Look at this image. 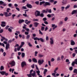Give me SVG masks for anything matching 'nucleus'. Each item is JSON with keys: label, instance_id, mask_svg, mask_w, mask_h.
Masks as SVG:
<instances>
[{"label": "nucleus", "instance_id": "nucleus-1", "mask_svg": "<svg viewBox=\"0 0 77 77\" xmlns=\"http://www.w3.org/2000/svg\"><path fill=\"white\" fill-rule=\"evenodd\" d=\"M50 42L51 45H53L54 44V40L53 39V37L50 38Z\"/></svg>", "mask_w": 77, "mask_h": 77}, {"label": "nucleus", "instance_id": "nucleus-2", "mask_svg": "<svg viewBox=\"0 0 77 77\" xmlns=\"http://www.w3.org/2000/svg\"><path fill=\"white\" fill-rule=\"evenodd\" d=\"M9 64L11 65V66H14L15 65V62L14 61H12Z\"/></svg>", "mask_w": 77, "mask_h": 77}, {"label": "nucleus", "instance_id": "nucleus-3", "mask_svg": "<svg viewBox=\"0 0 77 77\" xmlns=\"http://www.w3.org/2000/svg\"><path fill=\"white\" fill-rule=\"evenodd\" d=\"M26 6L28 8L31 9L32 8V5L31 4H29L28 3H27Z\"/></svg>", "mask_w": 77, "mask_h": 77}, {"label": "nucleus", "instance_id": "nucleus-4", "mask_svg": "<svg viewBox=\"0 0 77 77\" xmlns=\"http://www.w3.org/2000/svg\"><path fill=\"white\" fill-rule=\"evenodd\" d=\"M21 65L22 67H24L25 66H26V62L24 61H23L21 63Z\"/></svg>", "mask_w": 77, "mask_h": 77}, {"label": "nucleus", "instance_id": "nucleus-5", "mask_svg": "<svg viewBox=\"0 0 77 77\" xmlns=\"http://www.w3.org/2000/svg\"><path fill=\"white\" fill-rule=\"evenodd\" d=\"M44 63V60L42 59L41 60H39V65H41V64H42Z\"/></svg>", "mask_w": 77, "mask_h": 77}, {"label": "nucleus", "instance_id": "nucleus-6", "mask_svg": "<svg viewBox=\"0 0 77 77\" xmlns=\"http://www.w3.org/2000/svg\"><path fill=\"white\" fill-rule=\"evenodd\" d=\"M70 44L71 45H74L75 44V42L74 41V40H71L70 41Z\"/></svg>", "mask_w": 77, "mask_h": 77}, {"label": "nucleus", "instance_id": "nucleus-7", "mask_svg": "<svg viewBox=\"0 0 77 77\" xmlns=\"http://www.w3.org/2000/svg\"><path fill=\"white\" fill-rule=\"evenodd\" d=\"M25 23H26V24L29 25V24H30V23H31V21H28V20H25Z\"/></svg>", "mask_w": 77, "mask_h": 77}, {"label": "nucleus", "instance_id": "nucleus-8", "mask_svg": "<svg viewBox=\"0 0 77 77\" xmlns=\"http://www.w3.org/2000/svg\"><path fill=\"white\" fill-rule=\"evenodd\" d=\"M35 67L37 70H38V71H36V73H37L38 75H39V69H38V66H37V65L36 64L35 65Z\"/></svg>", "mask_w": 77, "mask_h": 77}, {"label": "nucleus", "instance_id": "nucleus-9", "mask_svg": "<svg viewBox=\"0 0 77 77\" xmlns=\"http://www.w3.org/2000/svg\"><path fill=\"white\" fill-rule=\"evenodd\" d=\"M10 45L9 43H8L6 45L5 48L6 50H8V48H10L9 47Z\"/></svg>", "mask_w": 77, "mask_h": 77}, {"label": "nucleus", "instance_id": "nucleus-10", "mask_svg": "<svg viewBox=\"0 0 77 77\" xmlns=\"http://www.w3.org/2000/svg\"><path fill=\"white\" fill-rule=\"evenodd\" d=\"M35 15L36 17H38V16H39V11H36V12H35Z\"/></svg>", "mask_w": 77, "mask_h": 77}, {"label": "nucleus", "instance_id": "nucleus-11", "mask_svg": "<svg viewBox=\"0 0 77 77\" xmlns=\"http://www.w3.org/2000/svg\"><path fill=\"white\" fill-rule=\"evenodd\" d=\"M39 15L41 17H44V14L43 13H41L40 14V12H39Z\"/></svg>", "mask_w": 77, "mask_h": 77}, {"label": "nucleus", "instance_id": "nucleus-12", "mask_svg": "<svg viewBox=\"0 0 77 77\" xmlns=\"http://www.w3.org/2000/svg\"><path fill=\"white\" fill-rule=\"evenodd\" d=\"M45 11H47V13L48 12V13H51L52 11H51V9H50L48 10V8H47L46 10Z\"/></svg>", "mask_w": 77, "mask_h": 77}, {"label": "nucleus", "instance_id": "nucleus-13", "mask_svg": "<svg viewBox=\"0 0 77 77\" xmlns=\"http://www.w3.org/2000/svg\"><path fill=\"white\" fill-rule=\"evenodd\" d=\"M23 22H24V20L23 19H20L19 21V24H21V23H23Z\"/></svg>", "mask_w": 77, "mask_h": 77}, {"label": "nucleus", "instance_id": "nucleus-14", "mask_svg": "<svg viewBox=\"0 0 77 77\" xmlns=\"http://www.w3.org/2000/svg\"><path fill=\"white\" fill-rule=\"evenodd\" d=\"M75 14H77V11L74 10L72 12V15H74Z\"/></svg>", "mask_w": 77, "mask_h": 77}, {"label": "nucleus", "instance_id": "nucleus-15", "mask_svg": "<svg viewBox=\"0 0 77 77\" xmlns=\"http://www.w3.org/2000/svg\"><path fill=\"white\" fill-rule=\"evenodd\" d=\"M4 14L6 17H8V12H5L4 13Z\"/></svg>", "mask_w": 77, "mask_h": 77}, {"label": "nucleus", "instance_id": "nucleus-16", "mask_svg": "<svg viewBox=\"0 0 77 77\" xmlns=\"http://www.w3.org/2000/svg\"><path fill=\"white\" fill-rule=\"evenodd\" d=\"M30 35H27L26 37V39H27V40H29L30 38Z\"/></svg>", "mask_w": 77, "mask_h": 77}, {"label": "nucleus", "instance_id": "nucleus-17", "mask_svg": "<svg viewBox=\"0 0 77 77\" xmlns=\"http://www.w3.org/2000/svg\"><path fill=\"white\" fill-rule=\"evenodd\" d=\"M32 60L33 62H34L35 63H37V60L35 58L32 59Z\"/></svg>", "mask_w": 77, "mask_h": 77}, {"label": "nucleus", "instance_id": "nucleus-18", "mask_svg": "<svg viewBox=\"0 0 77 77\" xmlns=\"http://www.w3.org/2000/svg\"><path fill=\"white\" fill-rule=\"evenodd\" d=\"M45 4V5H46V6H50V3L49 2H46Z\"/></svg>", "mask_w": 77, "mask_h": 77}, {"label": "nucleus", "instance_id": "nucleus-19", "mask_svg": "<svg viewBox=\"0 0 77 77\" xmlns=\"http://www.w3.org/2000/svg\"><path fill=\"white\" fill-rule=\"evenodd\" d=\"M32 39H34V40L36 41V40H37L38 41H39V38H38L37 37H35L34 38V37H32Z\"/></svg>", "mask_w": 77, "mask_h": 77}, {"label": "nucleus", "instance_id": "nucleus-20", "mask_svg": "<svg viewBox=\"0 0 77 77\" xmlns=\"http://www.w3.org/2000/svg\"><path fill=\"white\" fill-rule=\"evenodd\" d=\"M31 75L32 76V77H36V73H32V74H31Z\"/></svg>", "mask_w": 77, "mask_h": 77}, {"label": "nucleus", "instance_id": "nucleus-21", "mask_svg": "<svg viewBox=\"0 0 77 77\" xmlns=\"http://www.w3.org/2000/svg\"><path fill=\"white\" fill-rule=\"evenodd\" d=\"M21 56L22 57V58L24 57L25 56V53H22Z\"/></svg>", "mask_w": 77, "mask_h": 77}, {"label": "nucleus", "instance_id": "nucleus-22", "mask_svg": "<svg viewBox=\"0 0 77 77\" xmlns=\"http://www.w3.org/2000/svg\"><path fill=\"white\" fill-rule=\"evenodd\" d=\"M5 71H1V72H0V73H1V74H2V75H4V74H5Z\"/></svg>", "mask_w": 77, "mask_h": 77}, {"label": "nucleus", "instance_id": "nucleus-23", "mask_svg": "<svg viewBox=\"0 0 77 77\" xmlns=\"http://www.w3.org/2000/svg\"><path fill=\"white\" fill-rule=\"evenodd\" d=\"M58 69L59 68L58 67H56L54 71V72H56V71H57V70H58Z\"/></svg>", "mask_w": 77, "mask_h": 77}, {"label": "nucleus", "instance_id": "nucleus-24", "mask_svg": "<svg viewBox=\"0 0 77 77\" xmlns=\"http://www.w3.org/2000/svg\"><path fill=\"white\" fill-rule=\"evenodd\" d=\"M69 7H70V5H67L65 8L66 10L67 9L69 8Z\"/></svg>", "mask_w": 77, "mask_h": 77}, {"label": "nucleus", "instance_id": "nucleus-25", "mask_svg": "<svg viewBox=\"0 0 77 77\" xmlns=\"http://www.w3.org/2000/svg\"><path fill=\"white\" fill-rule=\"evenodd\" d=\"M48 71V70H47V69H45L44 70V72H43L44 74H46V72H47Z\"/></svg>", "mask_w": 77, "mask_h": 77}, {"label": "nucleus", "instance_id": "nucleus-26", "mask_svg": "<svg viewBox=\"0 0 77 77\" xmlns=\"http://www.w3.org/2000/svg\"><path fill=\"white\" fill-rule=\"evenodd\" d=\"M34 26L35 27H36L38 26V23L37 22H35L34 23Z\"/></svg>", "mask_w": 77, "mask_h": 77}, {"label": "nucleus", "instance_id": "nucleus-27", "mask_svg": "<svg viewBox=\"0 0 77 77\" xmlns=\"http://www.w3.org/2000/svg\"><path fill=\"white\" fill-rule=\"evenodd\" d=\"M39 40H40V41H41V42H44V40L42 38H40L39 39Z\"/></svg>", "mask_w": 77, "mask_h": 77}, {"label": "nucleus", "instance_id": "nucleus-28", "mask_svg": "<svg viewBox=\"0 0 77 77\" xmlns=\"http://www.w3.org/2000/svg\"><path fill=\"white\" fill-rule=\"evenodd\" d=\"M39 34L40 35H43V33H42V32H41V30H39Z\"/></svg>", "mask_w": 77, "mask_h": 77}, {"label": "nucleus", "instance_id": "nucleus-29", "mask_svg": "<svg viewBox=\"0 0 77 77\" xmlns=\"http://www.w3.org/2000/svg\"><path fill=\"white\" fill-rule=\"evenodd\" d=\"M4 69V67L3 66H1L0 67L1 71H2Z\"/></svg>", "mask_w": 77, "mask_h": 77}, {"label": "nucleus", "instance_id": "nucleus-30", "mask_svg": "<svg viewBox=\"0 0 77 77\" xmlns=\"http://www.w3.org/2000/svg\"><path fill=\"white\" fill-rule=\"evenodd\" d=\"M27 75L28 77H32V74L31 73H29V74H27Z\"/></svg>", "mask_w": 77, "mask_h": 77}, {"label": "nucleus", "instance_id": "nucleus-31", "mask_svg": "<svg viewBox=\"0 0 77 77\" xmlns=\"http://www.w3.org/2000/svg\"><path fill=\"white\" fill-rule=\"evenodd\" d=\"M44 29H45V27L43 26H42L41 28V30L42 31H43L44 30Z\"/></svg>", "mask_w": 77, "mask_h": 77}, {"label": "nucleus", "instance_id": "nucleus-32", "mask_svg": "<svg viewBox=\"0 0 77 77\" xmlns=\"http://www.w3.org/2000/svg\"><path fill=\"white\" fill-rule=\"evenodd\" d=\"M47 13V10H42V13Z\"/></svg>", "mask_w": 77, "mask_h": 77}, {"label": "nucleus", "instance_id": "nucleus-33", "mask_svg": "<svg viewBox=\"0 0 77 77\" xmlns=\"http://www.w3.org/2000/svg\"><path fill=\"white\" fill-rule=\"evenodd\" d=\"M44 56V55L42 54H40L39 55V57H42Z\"/></svg>", "mask_w": 77, "mask_h": 77}, {"label": "nucleus", "instance_id": "nucleus-34", "mask_svg": "<svg viewBox=\"0 0 77 77\" xmlns=\"http://www.w3.org/2000/svg\"><path fill=\"white\" fill-rule=\"evenodd\" d=\"M1 51L2 52V53H3L4 52V50H3L2 48H1L0 49V52H1Z\"/></svg>", "mask_w": 77, "mask_h": 77}, {"label": "nucleus", "instance_id": "nucleus-35", "mask_svg": "<svg viewBox=\"0 0 77 77\" xmlns=\"http://www.w3.org/2000/svg\"><path fill=\"white\" fill-rule=\"evenodd\" d=\"M64 9H65V7H61V9L62 11H64Z\"/></svg>", "mask_w": 77, "mask_h": 77}, {"label": "nucleus", "instance_id": "nucleus-36", "mask_svg": "<svg viewBox=\"0 0 77 77\" xmlns=\"http://www.w3.org/2000/svg\"><path fill=\"white\" fill-rule=\"evenodd\" d=\"M68 20V18L67 17H66L64 19V21H66Z\"/></svg>", "mask_w": 77, "mask_h": 77}, {"label": "nucleus", "instance_id": "nucleus-37", "mask_svg": "<svg viewBox=\"0 0 77 77\" xmlns=\"http://www.w3.org/2000/svg\"><path fill=\"white\" fill-rule=\"evenodd\" d=\"M1 26L2 27H4L6 26V24H1Z\"/></svg>", "mask_w": 77, "mask_h": 77}, {"label": "nucleus", "instance_id": "nucleus-38", "mask_svg": "<svg viewBox=\"0 0 77 77\" xmlns=\"http://www.w3.org/2000/svg\"><path fill=\"white\" fill-rule=\"evenodd\" d=\"M35 56H37V54H38V53L37 51H35Z\"/></svg>", "mask_w": 77, "mask_h": 77}, {"label": "nucleus", "instance_id": "nucleus-39", "mask_svg": "<svg viewBox=\"0 0 77 77\" xmlns=\"http://www.w3.org/2000/svg\"><path fill=\"white\" fill-rule=\"evenodd\" d=\"M28 45H29V47H32V45L31 44L30 42H29L28 44Z\"/></svg>", "mask_w": 77, "mask_h": 77}, {"label": "nucleus", "instance_id": "nucleus-40", "mask_svg": "<svg viewBox=\"0 0 77 77\" xmlns=\"http://www.w3.org/2000/svg\"><path fill=\"white\" fill-rule=\"evenodd\" d=\"M74 62L75 63V64H76V65H77V58L75 60V61Z\"/></svg>", "mask_w": 77, "mask_h": 77}, {"label": "nucleus", "instance_id": "nucleus-41", "mask_svg": "<svg viewBox=\"0 0 77 77\" xmlns=\"http://www.w3.org/2000/svg\"><path fill=\"white\" fill-rule=\"evenodd\" d=\"M22 8L23 9H27V8L24 6H23Z\"/></svg>", "mask_w": 77, "mask_h": 77}, {"label": "nucleus", "instance_id": "nucleus-42", "mask_svg": "<svg viewBox=\"0 0 77 77\" xmlns=\"http://www.w3.org/2000/svg\"><path fill=\"white\" fill-rule=\"evenodd\" d=\"M51 62H54V59L53 58H52L51 59Z\"/></svg>", "mask_w": 77, "mask_h": 77}, {"label": "nucleus", "instance_id": "nucleus-43", "mask_svg": "<svg viewBox=\"0 0 77 77\" xmlns=\"http://www.w3.org/2000/svg\"><path fill=\"white\" fill-rule=\"evenodd\" d=\"M63 24V22L62 21H60L59 23L60 25H62Z\"/></svg>", "mask_w": 77, "mask_h": 77}, {"label": "nucleus", "instance_id": "nucleus-44", "mask_svg": "<svg viewBox=\"0 0 77 77\" xmlns=\"http://www.w3.org/2000/svg\"><path fill=\"white\" fill-rule=\"evenodd\" d=\"M10 10H11V9H10V8H8L7 9L6 11L7 12H9V11H10Z\"/></svg>", "mask_w": 77, "mask_h": 77}, {"label": "nucleus", "instance_id": "nucleus-45", "mask_svg": "<svg viewBox=\"0 0 77 77\" xmlns=\"http://www.w3.org/2000/svg\"><path fill=\"white\" fill-rule=\"evenodd\" d=\"M56 72H54V73H52V75L53 76H55V75H56Z\"/></svg>", "mask_w": 77, "mask_h": 77}, {"label": "nucleus", "instance_id": "nucleus-46", "mask_svg": "<svg viewBox=\"0 0 77 77\" xmlns=\"http://www.w3.org/2000/svg\"><path fill=\"white\" fill-rule=\"evenodd\" d=\"M45 39H46V41H48L49 40L48 37V36H46Z\"/></svg>", "mask_w": 77, "mask_h": 77}, {"label": "nucleus", "instance_id": "nucleus-47", "mask_svg": "<svg viewBox=\"0 0 77 77\" xmlns=\"http://www.w3.org/2000/svg\"><path fill=\"white\" fill-rule=\"evenodd\" d=\"M9 26L8 25L6 26L5 27V29L6 30H8V28H9Z\"/></svg>", "mask_w": 77, "mask_h": 77}, {"label": "nucleus", "instance_id": "nucleus-48", "mask_svg": "<svg viewBox=\"0 0 77 77\" xmlns=\"http://www.w3.org/2000/svg\"><path fill=\"white\" fill-rule=\"evenodd\" d=\"M33 21H38V20L37 19H33Z\"/></svg>", "mask_w": 77, "mask_h": 77}, {"label": "nucleus", "instance_id": "nucleus-49", "mask_svg": "<svg viewBox=\"0 0 77 77\" xmlns=\"http://www.w3.org/2000/svg\"><path fill=\"white\" fill-rule=\"evenodd\" d=\"M25 30L26 31V32H29L30 31V29L29 28L25 29Z\"/></svg>", "mask_w": 77, "mask_h": 77}, {"label": "nucleus", "instance_id": "nucleus-50", "mask_svg": "<svg viewBox=\"0 0 77 77\" xmlns=\"http://www.w3.org/2000/svg\"><path fill=\"white\" fill-rule=\"evenodd\" d=\"M8 30L9 32H12V29H11L10 28H8Z\"/></svg>", "mask_w": 77, "mask_h": 77}, {"label": "nucleus", "instance_id": "nucleus-51", "mask_svg": "<svg viewBox=\"0 0 77 77\" xmlns=\"http://www.w3.org/2000/svg\"><path fill=\"white\" fill-rule=\"evenodd\" d=\"M75 62H74V61L73 62H72V66H74V64H75Z\"/></svg>", "mask_w": 77, "mask_h": 77}, {"label": "nucleus", "instance_id": "nucleus-52", "mask_svg": "<svg viewBox=\"0 0 77 77\" xmlns=\"http://www.w3.org/2000/svg\"><path fill=\"white\" fill-rule=\"evenodd\" d=\"M22 37L23 39H25V35H22Z\"/></svg>", "mask_w": 77, "mask_h": 77}, {"label": "nucleus", "instance_id": "nucleus-53", "mask_svg": "<svg viewBox=\"0 0 77 77\" xmlns=\"http://www.w3.org/2000/svg\"><path fill=\"white\" fill-rule=\"evenodd\" d=\"M3 29H2L0 30V33H3Z\"/></svg>", "mask_w": 77, "mask_h": 77}, {"label": "nucleus", "instance_id": "nucleus-54", "mask_svg": "<svg viewBox=\"0 0 77 77\" xmlns=\"http://www.w3.org/2000/svg\"><path fill=\"white\" fill-rule=\"evenodd\" d=\"M60 60V57H58L57 58V60L58 61H59V60Z\"/></svg>", "mask_w": 77, "mask_h": 77}, {"label": "nucleus", "instance_id": "nucleus-55", "mask_svg": "<svg viewBox=\"0 0 77 77\" xmlns=\"http://www.w3.org/2000/svg\"><path fill=\"white\" fill-rule=\"evenodd\" d=\"M29 33L28 32H25V35H29Z\"/></svg>", "mask_w": 77, "mask_h": 77}, {"label": "nucleus", "instance_id": "nucleus-56", "mask_svg": "<svg viewBox=\"0 0 77 77\" xmlns=\"http://www.w3.org/2000/svg\"><path fill=\"white\" fill-rule=\"evenodd\" d=\"M16 10L18 11H20V8H19L18 7H16Z\"/></svg>", "mask_w": 77, "mask_h": 77}, {"label": "nucleus", "instance_id": "nucleus-57", "mask_svg": "<svg viewBox=\"0 0 77 77\" xmlns=\"http://www.w3.org/2000/svg\"><path fill=\"white\" fill-rule=\"evenodd\" d=\"M44 2H40V5H41L42 4H44Z\"/></svg>", "mask_w": 77, "mask_h": 77}, {"label": "nucleus", "instance_id": "nucleus-58", "mask_svg": "<svg viewBox=\"0 0 77 77\" xmlns=\"http://www.w3.org/2000/svg\"><path fill=\"white\" fill-rule=\"evenodd\" d=\"M35 3L36 4V5H39V1H36L35 2Z\"/></svg>", "mask_w": 77, "mask_h": 77}, {"label": "nucleus", "instance_id": "nucleus-59", "mask_svg": "<svg viewBox=\"0 0 77 77\" xmlns=\"http://www.w3.org/2000/svg\"><path fill=\"white\" fill-rule=\"evenodd\" d=\"M32 68H35V64H33L32 66H31Z\"/></svg>", "mask_w": 77, "mask_h": 77}, {"label": "nucleus", "instance_id": "nucleus-60", "mask_svg": "<svg viewBox=\"0 0 77 77\" xmlns=\"http://www.w3.org/2000/svg\"><path fill=\"white\" fill-rule=\"evenodd\" d=\"M57 26L56 25L55 26H54V27H53V30H54L55 29H56V28H57Z\"/></svg>", "mask_w": 77, "mask_h": 77}, {"label": "nucleus", "instance_id": "nucleus-61", "mask_svg": "<svg viewBox=\"0 0 77 77\" xmlns=\"http://www.w3.org/2000/svg\"><path fill=\"white\" fill-rule=\"evenodd\" d=\"M69 69L70 71H72V67H69Z\"/></svg>", "mask_w": 77, "mask_h": 77}, {"label": "nucleus", "instance_id": "nucleus-62", "mask_svg": "<svg viewBox=\"0 0 77 77\" xmlns=\"http://www.w3.org/2000/svg\"><path fill=\"white\" fill-rule=\"evenodd\" d=\"M8 6H9V7H12V4L11 3L9 4L8 5Z\"/></svg>", "mask_w": 77, "mask_h": 77}, {"label": "nucleus", "instance_id": "nucleus-63", "mask_svg": "<svg viewBox=\"0 0 77 77\" xmlns=\"http://www.w3.org/2000/svg\"><path fill=\"white\" fill-rule=\"evenodd\" d=\"M43 21H46L47 20V18L46 17H45L43 18Z\"/></svg>", "mask_w": 77, "mask_h": 77}, {"label": "nucleus", "instance_id": "nucleus-64", "mask_svg": "<svg viewBox=\"0 0 77 77\" xmlns=\"http://www.w3.org/2000/svg\"><path fill=\"white\" fill-rule=\"evenodd\" d=\"M47 16L48 17V18L51 17V15L50 14H48Z\"/></svg>", "mask_w": 77, "mask_h": 77}]
</instances>
